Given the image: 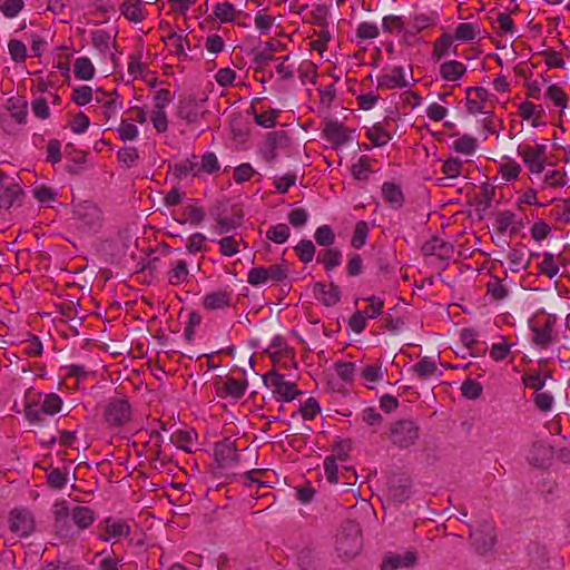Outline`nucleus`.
Returning <instances> with one entry per match:
<instances>
[{"label":"nucleus","instance_id":"ea45409f","mask_svg":"<svg viewBox=\"0 0 570 570\" xmlns=\"http://www.w3.org/2000/svg\"><path fill=\"white\" fill-rule=\"evenodd\" d=\"M327 17H328V8L325 4H317L312 10L308 11V16L306 20L309 23L317 24L322 29H327Z\"/></svg>","mask_w":570,"mask_h":570},{"label":"nucleus","instance_id":"dca6fc26","mask_svg":"<svg viewBox=\"0 0 570 570\" xmlns=\"http://www.w3.org/2000/svg\"><path fill=\"white\" fill-rule=\"evenodd\" d=\"M288 145V137L285 131H271L265 136L264 144L261 148V153L264 159L268 163L275 160L277 157V150L285 148Z\"/></svg>","mask_w":570,"mask_h":570},{"label":"nucleus","instance_id":"5701e85b","mask_svg":"<svg viewBox=\"0 0 570 570\" xmlns=\"http://www.w3.org/2000/svg\"><path fill=\"white\" fill-rule=\"evenodd\" d=\"M315 297L326 306H334L340 302V289L333 283L328 286L316 283L313 287Z\"/></svg>","mask_w":570,"mask_h":570},{"label":"nucleus","instance_id":"4d7b16f0","mask_svg":"<svg viewBox=\"0 0 570 570\" xmlns=\"http://www.w3.org/2000/svg\"><path fill=\"white\" fill-rule=\"evenodd\" d=\"M314 238L321 246H331L335 242V234L331 226L322 225L315 230Z\"/></svg>","mask_w":570,"mask_h":570},{"label":"nucleus","instance_id":"0e129e2a","mask_svg":"<svg viewBox=\"0 0 570 570\" xmlns=\"http://www.w3.org/2000/svg\"><path fill=\"white\" fill-rule=\"evenodd\" d=\"M360 375L366 382H379L383 377L382 365L380 363L368 364L362 368Z\"/></svg>","mask_w":570,"mask_h":570},{"label":"nucleus","instance_id":"0eeeda50","mask_svg":"<svg viewBox=\"0 0 570 570\" xmlns=\"http://www.w3.org/2000/svg\"><path fill=\"white\" fill-rule=\"evenodd\" d=\"M470 539L478 553L485 554L492 551L497 542L494 525L488 521L480 523L479 527L471 532Z\"/></svg>","mask_w":570,"mask_h":570},{"label":"nucleus","instance_id":"72a5a7b5","mask_svg":"<svg viewBox=\"0 0 570 570\" xmlns=\"http://www.w3.org/2000/svg\"><path fill=\"white\" fill-rule=\"evenodd\" d=\"M205 218V212L202 207L197 205H187L181 217L178 219L179 224H190V225H199Z\"/></svg>","mask_w":570,"mask_h":570},{"label":"nucleus","instance_id":"6e6552de","mask_svg":"<svg viewBox=\"0 0 570 570\" xmlns=\"http://www.w3.org/2000/svg\"><path fill=\"white\" fill-rule=\"evenodd\" d=\"M97 529L100 531L98 538L105 542L110 540L117 542L130 534V525L125 520L114 517L104 519Z\"/></svg>","mask_w":570,"mask_h":570},{"label":"nucleus","instance_id":"393cba45","mask_svg":"<svg viewBox=\"0 0 570 570\" xmlns=\"http://www.w3.org/2000/svg\"><path fill=\"white\" fill-rule=\"evenodd\" d=\"M422 252L425 256L445 258L452 252V246L439 237H432L423 244Z\"/></svg>","mask_w":570,"mask_h":570},{"label":"nucleus","instance_id":"f8f14e48","mask_svg":"<svg viewBox=\"0 0 570 570\" xmlns=\"http://www.w3.org/2000/svg\"><path fill=\"white\" fill-rule=\"evenodd\" d=\"M73 213L83 229H95L101 225V212L90 202L76 204Z\"/></svg>","mask_w":570,"mask_h":570},{"label":"nucleus","instance_id":"c756f323","mask_svg":"<svg viewBox=\"0 0 570 570\" xmlns=\"http://www.w3.org/2000/svg\"><path fill=\"white\" fill-rule=\"evenodd\" d=\"M189 275L188 264L184 259L175 262L167 273V279L170 285H180L187 282Z\"/></svg>","mask_w":570,"mask_h":570},{"label":"nucleus","instance_id":"de8ad7c7","mask_svg":"<svg viewBox=\"0 0 570 570\" xmlns=\"http://www.w3.org/2000/svg\"><path fill=\"white\" fill-rule=\"evenodd\" d=\"M453 36L450 33H443L433 46V55L439 60L443 56L449 53L451 46L453 45Z\"/></svg>","mask_w":570,"mask_h":570},{"label":"nucleus","instance_id":"2eb2a0df","mask_svg":"<svg viewBox=\"0 0 570 570\" xmlns=\"http://www.w3.org/2000/svg\"><path fill=\"white\" fill-rule=\"evenodd\" d=\"M217 395L220 397L240 399L248 386L246 380H237L232 376L219 377L215 382Z\"/></svg>","mask_w":570,"mask_h":570},{"label":"nucleus","instance_id":"aec40b11","mask_svg":"<svg viewBox=\"0 0 570 570\" xmlns=\"http://www.w3.org/2000/svg\"><path fill=\"white\" fill-rule=\"evenodd\" d=\"M119 11L128 21L132 23H140L147 17L146 6L142 0H125Z\"/></svg>","mask_w":570,"mask_h":570},{"label":"nucleus","instance_id":"e433bc0d","mask_svg":"<svg viewBox=\"0 0 570 570\" xmlns=\"http://www.w3.org/2000/svg\"><path fill=\"white\" fill-rule=\"evenodd\" d=\"M476 146V138L468 135L461 136L452 142V149L465 156L474 154Z\"/></svg>","mask_w":570,"mask_h":570},{"label":"nucleus","instance_id":"c9c22d12","mask_svg":"<svg viewBox=\"0 0 570 570\" xmlns=\"http://www.w3.org/2000/svg\"><path fill=\"white\" fill-rule=\"evenodd\" d=\"M220 247V254L223 256H234L239 252V246L244 244L246 248L247 245L244 243L242 237H237V235L226 236L218 240Z\"/></svg>","mask_w":570,"mask_h":570},{"label":"nucleus","instance_id":"e2e57ef3","mask_svg":"<svg viewBox=\"0 0 570 570\" xmlns=\"http://www.w3.org/2000/svg\"><path fill=\"white\" fill-rule=\"evenodd\" d=\"M413 370L420 379L425 380L435 373L436 365L429 357H423L413 366Z\"/></svg>","mask_w":570,"mask_h":570},{"label":"nucleus","instance_id":"2f4dec72","mask_svg":"<svg viewBox=\"0 0 570 570\" xmlns=\"http://www.w3.org/2000/svg\"><path fill=\"white\" fill-rule=\"evenodd\" d=\"M515 345L514 342L505 336H501L498 343H494L490 348V356L495 362L505 360L511 354V348Z\"/></svg>","mask_w":570,"mask_h":570},{"label":"nucleus","instance_id":"6e6d98bb","mask_svg":"<svg viewBox=\"0 0 570 570\" xmlns=\"http://www.w3.org/2000/svg\"><path fill=\"white\" fill-rule=\"evenodd\" d=\"M23 0H3L0 4V11L6 18H16L23 9Z\"/></svg>","mask_w":570,"mask_h":570},{"label":"nucleus","instance_id":"473e14b6","mask_svg":"<svg viewBox=\"0 0 570 570\" xmlns=\"http://www.w3.org/2000/svg\"><path fill=\"white\" fill-rule=\"evenodd\" d=\"M73 73L80 80H90L95 76V67L88 57H79L73 63Z\"/></svg>","mask_w":570,"mask_h":570},{"label":"nucleus","instance_id":"c03bdc74","mask_svg":"<svg viewBox=\"0 0 570 570\" xmlns=\"http://www.w3.org/2000/svg\"><path fill=\"white\" fill-rule=\"evenodd\" d=\"M8 51L11 59L17 62H24L27 59V46L18 39H10L8 42Z\"/></svg>","mask_w":570,"mask_h":570},{"label":"nucleus","instance_id":"f3484780","mask_svg":"<svg viewBox=\"0 0 570 570\" xmlns=\"http://www.w3.org/2000/svg\"><path fill=\"white\" fill-rule=\"evenodd\" d=\"M407 86L409 81L405 78L404 69L401 66L384 69L377 77V89H402Z\"/></svg>","mask_w":570,"mask_h":570},{"label":"nucleus","instance_id":"8fccbe9b","mask_svg":"<svg viewBox=\"0 0 570 570\" xmlns=\"http://www.w3.org/2000/svg\"><path fill=\"white\" fill-rule=\"evenodd\" d=\"M215 455H216L217 461L222 465H226V464H228L232 461H236L237 456H238L236 450L233 449L228 444H219V445H217L216 449H215Z\"/></svg>","mask_w":570,"mask_h":570},{"label":"nucleus","instance_id":"bb28decb","mask_svg":"<svg viewBox=\"0 0 570 570\" xmlns=\"http://www.w3.org/2000/svg\"><path fill=\"white\" fill-rule=\"evenodd\" d=\"M163 41L170 52L179 57L187 56L186 48H189V42L184 36L177 35L175 31L169 30L168 35L163 36Z\"/></svg>","mask_w":570,"mask_h":570},{"label":"nucleus","instance_id":"4be33fe9","mask_svg":"<svg viewBox=\"0 0 570 570\" xmlns=\"http://www.w3.org/2000/svg\"><path fill=\"white\" fill-rule=\"evenodd\" d=\"M267 353L275 364L286 365L287 362L294 358V351L281 337L273 340L267 348Z\"/></svg>","mask_w":570,"mask_h":570},{"label":"nucleus","instance_id":"864d4df0","mask_svg":"<svg viewBox=\"0 0 570 570\" xmlns=\"http://www.w3.org/2000/svg\"><path fill=\"white\" fill-rule=\"evenodd\" d=\"M476 26L469 22H462L455 28V36L453 38L461 41H471L476 37Z\"/></svg>","mask_w":570,"mask_h":570},{"label":"nucleus","instance_id":"4468645a","mask_svg":"<svg viewBox=\"0 0 570 570\" xmlns=\"http://www.w3.org/2000/svg\"><path fill=\"white\" fill-rule=\"evenodd\" d=\"M417 561L416 552L405 551L403 553L387 552L381 563V570L412 569Z\"/></svg>","mask_w":570,"mask_h":570},{"label":"nucleus","instance_id":"a19ab883","mask_svg":"<svg viewBox=\"0 0 570 570\" xmlns=\"http://www.w3.org/2000/svg\"><path fill=\"white\" fill-rule=\"evenodd\" d=\"M7 109L11 111V116L19 124H23L27 118V102L22 99L9 98Z\"/></svg>","mask_w":570,"mask_h":570},{"label":"nucleus","instance_id":"f257e3e1","mask_svg":"<svg viewBox=\"0 0 570 570\" xmlns=\"http://www.w3.org/2000/svg\"><path fill=\"white\" fill-rule=\"evenodd\" d=\"M55 533L66 543L75 542L77 531L70 525V519L79 531L88 529L96 520V512L89 507L76 505L69 508L67 501L61 500L52 505Z\"/></svg>","mask_w":570,"mask_h":570},{"label":"nucleus","instance_id":"680f3d73","mask_svg":"<svg viewBox=\"0 0 570 570\" xmlns=\"http://www.w3.org/2000/svg\"><path fill=\"white\" fill-rule=\"evenodd\" d=\"M539 269L550 278L554 277L559 273V266L551 253L543 254V261L539 264Z\"/></svg>","mask_w":570,"mask_h":570},{"label":"nucleus","instance_id":"79ce46f5","mask_svg":"<svg viewBox=\"0 0 570 570\" xmlns=\"http://www.w3.org/2000/svg\"><path fill=\"white\" fill-rule=\"evenodd\" d=\"M519 114L524 120L532 119V125L535 127L539 125V118L541 117L542 109L540 106H535L532 102L524 101L519 106Z\"/></svg>","mask_w":570,"mask_h":570},{"label":"nucleus","instance_id":"423d86ee","mask_svg":"<svg viewBox=\"0 0 570 570\" xmlns=\"http://www.w3.org/2000/svg\"><path fill=\"white\" fill-rule=\"evenodd\" d=\"M131 416V406L126 399L114 397L108 401L104 410V419L111 426L127 423Z\"/></svg>","mask_w":570,"mask_h":570},{"label":"nucleus","instance_id":"5fc2aeb1","mask_svg":"<svg viewBox=\"0 0 570 570\" xmlns=\"http://www.w3.org/2000/svg\"><path fill=\"white\" fill-rule=\"evenodd\" d=\"M367 234H368L367 224L363 220L357 222L355 225V228H354L352 239H351V245L356 249L361 248L366 242Z\"/></svg>","mask_w":570,"mask_h":570},{"label":"nucleus","instance_id":"7ed1b4c3","mask_svg":"<svg viewBox=\"0 0 570 570\" xmlns=\"http://www.w3.org/2000/svg\"><path fill=\"white\" fill-rule=\"evenodd\" d=\"M420 435V428L413 420H399L389 428V440L399 449L414 445Z\"/></svg>","mask_w":570,"mask_h":570},{"label":"nucleus","instance_id":"f704fd0d","mask_svg":"<svg viewBox=\"0 0 570 570\" xmlns=\"http://www.w3.org/2000/svg\"><path fill=\"white\" fill-rule=\"evenodd\" d=\"M249 112L254 115L255 122L264 128H272L276 124V119L281 112L278 109H267L256 112L254 105L250 106Z\"/></svg>","mask_w":570,"mask_h":570},{"label":"nucleus","instance_id":"774afa93","mask_svg":"<svg viewBox=\"0 0 570 570\" xmlns=\"http://www.w3.org/2000/svg\"><path fill=\"white\" fill-rule=\"evenodd\" d=\"M174 95L166 88L158 89L155 91L153 97V108L166 109V107L173 101Z\"/></svg>","mask_w":570,"mask_h":570},{"label":"nucleus","instance_id":"603ef678","mask_svg":"<svg viewBox=\"0 0 570 570\" xmlns=\"http://www.w3.org/2000/svg\"><path fill=\"white\" fill-rule=\"evenodd\" d=\"M294 249L303 263L312 262L316 250L314 244L308 239L301 240Z\"/></svg>","mask_w":570,"mask_h":570},{"label":"nucleus","instance_id":"20e7f679","mask_svg":"<svg viewBox=\"0 0 570 570\" xmlns=\"http://www.w3.org/2000/svg\"><path fill=\"white\" fill-rule=\"evenodd\" d=\"M264 383L279 402H291L301 394L295 383L286 381L284 375L276 371H269L264 376Z\"/></svg>","mask_w":570,"mask_h":570},{"label":"nucleus","instance_id":"c85d7f7f","mask_svg":"<svg viewBox=\"0 0 570 570\" xmlns=\"http://www.w3.org/2000/svg\"><path fill=\"white\" fill-rule=\"evenodd\" d=\"M382 196L384 200L393 208H400L403 206V193L401 187L394 183L386 181L382 185Z\"/></svg>","mask_w":570,"mask_h":570},{"label":"nucleus","instance_id":"052dcab7","mask_svg":"<svg viewBox=\"0 0 570 570\" xmlns=\"http://www.w3.org/2000/svg\"><path fill=\"white\" fill-rule=\"evenodd\" d=\"M92 99V89L89 86H79L72 90L71 100L78 106H85Z\"/></svg>","mask_w":570,"mask_h":570},{"label":"nucleus","instance_id":"9d476101","mask_svg":"<svg viewBox=\"0 0 570 570\" xmlns=\"http://www.w3.org/2000/svg\"><path fill=\"white\" fill-rule=\"evenodd\" d=\"M9 529L18 537H29L35 530V517L26 508H16L9 513Z\"/></svg>","mask_w":570,"mask_h":570},{"label":"nucleus","instance_id":"49530a36","mask_svg":"<svg viewBox=\"0 0 570 570\" xmlns=\"http://www.w3.org/2000/svg\"><path fill=\"white\" fill-rule=\"evenodd\" d=\"M214 16L217 20L220 22H229L235 19L236 17V9L235 7L229 2H222L217 3L214 7Z\"/></svg>","mask_w":570,"mask_h":570},{"label":"nucleus","instance_id":"37998d69","mask_svg":"<svg viewBox=\"0 0 570 570\" xmlns=\"http://www.w3.org/2000/svg\"><path fill=\"white\" fill-rule=\"evenodd\" d=\"M367 138L373 142L374 146H384L391 140V135L380 125L376 124L372 128L367 129Z\"/></svg>","mask_w":570,"mask_h":570},{"label":"nucleus","instance_id":"b1692460","mask_svg":"<svg viewBox=\"0 0 570 570\" xmlns=\"http://www.w3.org/2000/svg\"><path fill=\"white\" fill-rule=\"evenodd\" d=\"M466 72V66L458 60H448L440 66V76L446 81H458Z\"/></svg>","mask_w":570,"mask_h":570},{"label":"nucleus","instance_id":"3c124183","mask_svg":"<svg viewBox=\"0 0 570 570\" xmlns=\"http://www.w3.org/2000/svg\"><path fill=\"white\" fill-rule=\"evenodd\" d=\"M150 121L158 134L166 132L168 129V117L166 109L153 108Z\"/></svg>","mask_w":570,"mask_h":570},{"label":"nucleus","instance_id":"412c9836","mask_svg":"<svg viewBox=\"0 0 570 570\" xmlns=\"http://www.w3.org/2000/svg\"><path fill=\"white\" fill-rule=\"evenodd\" d=\"M489 92L482 87L469 88L466 90V109L470 114H484Z\"/></svg>","mask_w":570,"mask_h":570},{"label":"nucleus","instance_id":"4c0bfd02","mask_svg":"<svg viewBox=\"0 0 570 570\" xmlns=\"http://www.w3.org/2000/svg\"><path fill=\"white\" fill-rule=\"evenodd\" d=\"M194 440L195 433L193 431L178 430L170 436L171 443L186 452H191Z\"/></svg>","mask_w":570,"mask_h":570},{"label":"nucleus","instance_id":"ddd939ff","mask_svg":"<svg viewBox=\"0 0 570 570\" xmlns=\"http://www.w3.org/2000/svg\"><path fill=\"white\" fill-rule=\"evenodd\" d=\"M21 195L22 189L16 179L0 169V207L9 209Z\"/></svg>","mask_w":570,"mask_h":570},{"label":"nucleus","instance_id":"13d9d810","mask_svg":"<svg viewBox=\"0 0 570 570\" xmlns=\"http://www.w3.org/2000/svg\"><path fill=\"white\" fill-rule=\"evenodd\" d=\"M119 138L124 141H131L138 137V128L136 125L131 124L129 119H122L118 129Z\"/></svg>","mask_w":570,"mask_h":570},{"label":"nucleus","instance_id":"6ab92c4d","mask_svg":"<svg viewBox=\"0 0 570 570\" xmlns=\"http://www.w3.org/2000/svg\"><path fill=\"white\" fill-rule=\"evenodd\" d=\"M176 115L187 124L197 122L200 116V104L194 97L179 99Z\"/></svg>","mask_w":570,"mask_h":570},{"label":"nucleus","instance_id":"58836bf2","mask_svg":"<svg viewBox=\"0 0 570 570\" xmlns=\"http://www.w3.org/2000/svg\"><path fill=\"white\" fill-rule=\"evenodd\" d=\"M342 254L337 248L322 250L317 261L321 262L326 271H332L341 264Z\"/></svg>","mask_w":570,"mask_h":570},{"label":"nucleus","instance_id":"a878e982","mask_svg":"<svg viewBox=\"0 0 570 570\" xmlns=\"http://www.w3.org/2000/svg\"><path fill=\"white\" fill-rule=\"evenodd\" d=\"M174 174L180 179L188 175L198 177L202 174L200 158L193 155L190 158L177 164L175 166Z\"/></svg>","mask_w":570,"mask_h":570},{"label":"nucleus","instance_id":"9b49d317","mask_svg":"<svg viewBox=\"0 0 570 570\" xmlns=\"http://www.w3.org/2000/svg\"><path fill=\"white\" fill-rule=\"evenodd\" d=\"M233 289L219 288L206 293L202 298V306L208 312L225 311L233 306Z\"/></svg>","mask_w":570,"mask_h":570},{"label":"nucleus","instance_id":"f03ea898","mask_svg":"<svg viewBox=\"0 0 570 570\" xmlns=\"http://www.w3.org/2000/svg\"><path fill=\"white\" fill-rule=\"evenodd\" d=\"M362 549V534L360 525L354 521H346L336 535V550L342 558L352 559Z\"/></svg>","mask_w":570,"mask_h":570},{"label":"nucleus","instance_id":"338daca9","mask_svg":"<svg viewBox=\"0 0 570 570\" xmlns=\"http://www.w3.org/2000/svg\"><path fill=\"white\" fill-rule=\"evenodd\" d=\"M500 173L504 180H513L521 173V166L515 160H508L500 165Z\"/></svg>","mask_w":570,"mask_h":570},{"label":"nucleus","instance_id":"1a4fd4ad","mask_svg":"<svg viewBox=\"0 0 570 570\" xmlns=\"http://www.w3.org/2000/svg\"><path fill=\"white\" fill-rule=\"evenodd\" d=\"M61 399L57 394L50 393L41 402L28 403L26 414L30 420L41 421L43 415L58 413L61 410Z\"/></svg>","mask_w":570,"mask_h":570},{"label":"nucleus","instance_id":"39448f33","mask_svg":"<svg viewBox=\"0 0 570 570\" xmlns=\"http://www.w3.org/2000/svg\"><path fill=\"white\" fill-rule=\"evenodd\" d=\"M518 155L532 174H541L547 161V145L522 144L518 146Z\"/></svg>","mask_w":570,"mask_h":570},{"label":"nucleus","instance_id":"7c9ffc66","mask_svg":"<svg viewBox=\"0 0 570 570\" xmlns=\"http://www.w3.org/2000/svg\"><path fill=\"white\" fill-rule=\"evenodd\" d=\"M551 448L544 442H534L531 446L529 461L535 466H542L551 456Z\"/></svg>","mask_w":570,"mask_h":570},{"label":"nucleus","instance_id":"a18cd8bd","mask_svg":"<svg viewBox=\"0 0 570 570\" xmlns=\"http://www.w3.org/2000/svg\"><path fill=\"white\" fill-rule=\"evenodd\" d=\"M266 237L276 244H284L289 237V228L286 224L271 226L266 232Z\"/></svg>","mask_w":570,"mask_h":570},{"label":"nucleus","instance_id":"09e8293b","mask_svg":"<svg viewBox=\"0 0 570 570\" xmlns=\"http://www.w3.org/2000/svg\"><path fill=\"white\" fill-rule=\"evenodd\" d=\"M546 96L557 106L564 109L568 104V95L558 85H551L548 87Z\"/></svg>","mask_w":570,"mask_h":570},{"label":"nucleus","instance_id":"a211bd4d","mask_svg":"<svg viewBox=\"0 0 570 570\" xmlns=\"http://www.w3.org/2000/svg\"><path fill=\"white\" fill-rule=\"evenodd\" d=\"M323 137L332 144L334 148L345 145L351 140L350 130L337 121L326 122L323 129Z\"/></svg>","mask_w":570,"mask_h":570},{"label":"nucleus","instance_id":"cd10ccee","mask_svg":"<svg viewBox=\"0 0 570 570\" xmlns=\"http://www.w3.org/2000/svg\"><path fill=\"white\" fill-rule=\"evenodd\" d=\"M497 229L503 234L509 232L510 234H517L520 229L521 224L517 222V216L510 210L500 212L497 216Z\"/></svg>","mask_w":570,"mask_h":570},{"label":"nucleus","instance_id":"69168bd1","mask_svg":"<svg viewBox=\"0 0 570 570\" xmlns=\"http://www.w3.org/2000/svg\"><path fill=\"white\" fill-rule=\"evenodd\" d=\"M206 243H207V238L204 234L195 233L188 238L186 248L190 254L205 252V250H207Z\"/></svg>","mask_w":570,"mask_h":570},{"label":"nucleus","instance_id":"bf43d9fd","mask_svg":"<svg viewBox=\"0 0 570 570\" xmlns=\"http://www.w3.org/2000/svg\"><path fill=\"white\" fill-rule=\"evenodd\" d=\"M552 340V326L550 323H546L541 328H533V342L537 345L546 347L551 343Z\"/></svg>","mask_w":570,"mask_h":570}]
</instances>
